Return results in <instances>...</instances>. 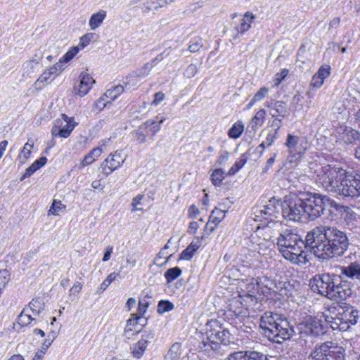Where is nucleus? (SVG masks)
Returning a JSON list of instances; mask_svg holds the SVG:
<instances>
[{
  "mask_svg": "<svg viewBox=\"0 0 360 360\" xmlns=\"http://www.w3.org/2000/svg\"><path fill=\"white\" fill-rule=\"evenodd\" d=\"M334 276L328 274L314 276L310 280V286L314 292L335 301L343 300L350 295V289L340 283H336Z\"/></svg>",
  "mask_w": 360,
  "mask_h": 360,
  "instance_id": "5",
  "label": "nucleus"
},
{
  "mask_svg": "<svg viewBox=\"0 0 360 360\" xmlns=\"http://www.w3.org/2000/svg\"><path fill=\"white\" fill-rule=\"evenodd\" d=\"M316 184L328 192L344 197L360 195V174L327 165L317 174Z\"/></svg>",
  "mask_w": 360,
  "mask_h": 360,
  "instance_id": "2",
  "label": "nucleus"
},
{
  "mask_svg": "<svg viewBox=\"0 0 360 360\" xmlns=\"http://www.w3.org/2000/svg\"><path fill=\"white\" fill-rule=\"evenodd\" d=\"M260 327L269 339L277 343L290 339L294 333L293 328L285 317L271 311L266 312L261 316Z\"/></svg>",
  "mask_w": 360,
  "mask_h": 360,
  "instance_id": "4",
  "label": "nucleus"
},
{
  "mask_svg": "<svg viewBox=\"0 0 360 360\" xmlns=\"http://www.w3.org/2000/svg\"><path fill=\"white\" fill-rule=\"evenodd\" d=\"M335 136L336 141L340 143L352 144L359 140L360 134L352 128L340 126L335 129Z\"/></svg>",
  "mask_w": 360,
  "mask_h": 360,
  "instance_id": "14",
  "label": "nucleus"
},
{
  "mask_svg": "<svg viewBox=\"0 0 360 360\" xmlns=\"http://www.w3.org/2000/svg\"><path fill=\"white\" fill-rule=\"evenodd\" d=\"M146 323V319H142L141 316H138V315L132 314L131 317L127 320V325L124 329L125 333L129 332H131L136 329V326L138 324L141 326H144Z\"/></svg>",
  "mask_w": 360,
  "mask_h": 360,
  "instance_id": "29",
  "label": "nucleus"
},
{
  "mask_svg": "<svg viewBox=\"0 0 360 360\" xmlns=\"http://www.w3.org/2000/svg\"><path fill=\"white\" fill-rule=\"evenodd\" d=\"M299 330L302 337L304 335L316 337L325 333V327L322 323V321L317 317L311 316L304 318L299 324Z\"/></svg>",
  "mask_w": 360,
  "mask_h": 360,
  "instance_id": "11",
  "label": "nucleus"
},
{
  "mask_svg": "<svg viewBox=\"0 0 360 360\" xmlns=\"http://www.w3.org/2000/svg\"><path fill=\"white\" fill-rule=\"evenodd\" d=\"M41 58L35 55L22 65V77L25 79L33 77L40 70Z\"/></svg>",
  "mask_w": 360,
  "mask_h": 360,
  "instance_id": "15",
  "label": "nucleus"
},
{
  "mask_svg": "<svg viewBox=\"0 0 360 360\" xmlns=\"http://www.w3.org/2000/svg\"><path fill=\"white\" fill-rule=\"evenodd\" d=\"M198 70L196 65L191 63L185 70L184 75L187 78H192L198 72Z\"/></svg>",
  "mask_w": 360,
  "mask_h": 360,
  "instance_id": "53",
  "label": "nucleus"
},
{
  "mask_svg": "<svg viewBox=\"0 0 360 360\" xmlns=\"http://www.w3.org/2000/svg\"><path fill=\"white\" fill-rule=\"evenodd\" d=\"M109 141L110 139L108 141H102L103 144L100 147L94 148L87 155H86L81 162L82 166L86 167L96 161V159L102 154L103 151V148H101L102 146L105 145Z\"/></svg>",
  "mask_w": 360,
  "mask_h": 360,
  "instance_id": "22",
  "label": "nucleus"
},
{
  "mask_svg": "<svg viewBox=\"0 0 360 360\" xmlns=\"http://www.w3.org/2000/svg\"><path fill=\"white\" fill-rule=\"evenodd\" d=\"M229 157V153L227 151H222L218 157L216 163L218 165H224L228 160Z\"/></svg>",
  "mask_w": 360,
  "mask_h": 360,
  "instance_id": "60",
  "label": "nucleus"
},
{
  "mask_svg": "<svg viewBox=\"0 0 360 360\" xmlns=\"http://www.w3.org/2000/svg\"><path fill=\"white\" fill-rule=\"evenodd\" d=\"M262 231L260 229L255 231L251 235L250 238L252 244L255 245V250L259 254L265 255L273 244L269 240L261 238Z\"/></svg>",
  "mask_w": 360,
  "mask_h": 360,
  "instance_id": "16",
  "label": "nucleus"
},
{
  "mask_svg": "<svg viewBox=\"0 0 360 360\" xmlns=\"http://www.w3.org/2000/svg\"><path fill=\"white\" fill-rule=\"evenodd\" d=\"M134 137L139 143H143L146 141V135L144 130L140 127L135 131Z\"/></svg>",
  "mask_w": 360,
  "mask_h": 360,
  "instance_id": "55",
  "label": "nucleus"
},
{
  "mask_svg": "<svg viewBox=\"0 0 360 360\" xmlns=\"http://www.w3.org/2000/svg\"><path fill=\"white\" fill-rule=\"evenodd\" d=\"M143 198V195L139 194L138 195H136V197H134L132 199V202H131V206L133 207L131 210L132 212L141 210L138 207V205H141V202Z\"/></svg>",
  "mask_w": 360,
  "mask_h": 360,
  "instance_id": "58",
  "label": "nucleus"
},
{
  "mask_svg": "<svg viewBox=\"0 0 360 360\" xmlns=\"http://www.w3.org/2000/svg\"><path fill=\"white\" fill-rule=\"evenodd\" d=\"M34 143L33 141H32L30 143V140H29L28 142H27L25 144L23 148L21 150V151L18 155V159L22 164H24L27 161V160L30 158L32 150L34 147Z\"/></svg>",
  "mask_w": 360,
  "mask_h": 360,
  "instance_id": "33",
  "label": "nucleus"
},
{
  "mask_svg": "<svg viewBox=\"0 0 360 360\" xmlns=\"http://www.w3.org/2000/svg\"><path fill=\"white\" fill-rule=\"evenodd\" d=\"M152 68L153 65L151 63H148L145 64L142 68L138 69L136 71L134 72L141 79L148 76Z\"/></svg>",
  "mask_w": 360,
  "mask_h": 360,
  "instance_id": "48",
  "label": "nucleus"
},
{
  "mask_svg": "<svg viewBox=\"0 0 360 360\" xmlns=\"http://www.w3.org/2000/svg\"><path fill=\"white\" fill-rule=\"evenodd\" d=\"M94 37L95 34L93 32L85 34L80 37L79 46H80L82 49H84L90 44V42L94 39Z\"/></svg>",
  "mask_w": 360,
  "mask_h": 360,
  "instance_id": "50",
  "label": "nucleus"
},
{
  "mask_svg": "<svg viewBox=\"0 0 360 360\" xmlns=\"http://www.w3.org/2000/svg\"><path fill=\"white\" fill-rule=\"evenodd\" d=\"M77 123L74 121L73 117H69L65 114H62L60 118L54 122V125L51 129L52 137L60 136L68 138Z\"/></svg>",
  "mask_w": 360,
  "mask_h": 360,
  "instance_id": "12",
  "label": "nucleus"
},
{
  "mask_svg": "<svg viewBox=\"0 0 360 360\" xmlns=\"http://www.w3.org/2000/svg\"><path fill=\"white\" fill-rule=\"evenodd\" d=\"M218 333L217 335L216 339L213 341L212 344H218L219 342L223 343L224 345L227 344L229 342V336L230 333L229 330L221 327H217Z\"/></svg>",
  "mask_w": 360,
  "mask_h": 360,
  "instance_id": "36",
  "label": "nucleus"
},
{
  "mask_svg": "<svg viewBox=\"0 0 360 360\" xmlns=\"http://www.w3.org/2000/svg\"><path fill=\"white\" fill-rule=\"evenodd\" d=\"M79 79V84L75 87V94L82 97L88 94L95 81L87 73H82Z\"/></svg>",
  "mask_w": 360,
  "mask_h": 360,
  "instance_id": "20",
  "label": "nucleus"
},
{
  "mask_svg": "<svg viewBox=\"0 0 360 360\" xmlns=\"http://www.w3.org/2000/svg\"><path fill=\"white\" fill-rule=\"evenodd\" d=\"M174 304L168 300H161L158 305V312L164 314L165 312L172 311L174 309Z\"/></svg>",
  "mask_w": 360,
  "mask_h": 360,
  "instance_id": "46",
  "label": "nucleus"
},
{
  "mask_svg": "<svg viewBox=\"0 0 360 360\" xmlns=\"http://www.w3.org/2000/svg\"><path fill=\"white\" fill-rule=\"evenodd\" d=\"M78 46H72L60 58V62H63L64 64L70 62L79 52Z\"/></svg>",
  "mask_w": 360,
  "mask_h": 360,
  "instance_id": "44",
  "label": "nucleus"
},
{
  "mask_svg": "<svg viewBox=\"0 0 360 360\" xmlns=\"http://www.w3.org/2000/svg\"><path fill=\"white\" fill-rule=\"evenodd\" d=\"M330 70L329 65L324 64L321 65L313 75L310 86L316 89L320 88L323 84L325 79L330 76Z\"/></svg>",
  "mask_w": 360,
  "mask_h": 360,
  "instance_id": "18",
  "label": "nucleus"
},
{
  "mask_svg": "<svg viewBox=\"0 0 360 360\" xmlns=\"http://www.w3.org/2000/svg\"><path fill=\"white\" fill-rule=\"evenodd\" d=\"M335 311V307H331L322 315L333 330L346 331L358 321L359 311L352 306H340L338 312Z\"/></svg>",
  "mask_w": 360,
  "mask_h": 360,
  "instance_id": "6",
  "label": "nucleus"
},
{
  "mask_svg": "<svg viewBox=\"0 0 360 360\" xmlns=\"http://www.w3.org/2000/svg\"><path fill=\"white\" fill-rule=\"evenodd\" d=\"M179 349L180 345L179 344H174L165 356V360H177Z\"/></svg>",
  "mask_w": 360,
  "mask_h": 360,
  "instance_id": "47",
  "label": "nucleus"
},
{
  "mask_svg": "<svg viewBox=\"0 0 360 360\" xmlns=\"http://www.w3.org/2000/svg\"><path fill=\"white\" fill-rule=\"evenodd\" d=\"M18 324L22 326H25L30 324L32 321H34L36 323V318L33 317L31 313L27 312V311L24 309L22 311L18 316Z\"/></svg>",
  "mask_w": 360,
  "mask_h": 360,
  "instance_id": "37",
  "label": "nucleus"
},
{
  "mask_svg": "<svg viewBox=\"0 0 360 360\" xmlns=\"http://www.w3.org/2000/svg\"><path fill=\"white\" fill-rule=\"evenodd\" d=\"M341 273L360 283V264L353 262L347 266L342 267Z\"/></svg>",
  "mask_w": 360,
  "mask_h": 360,
  "instance_id": "21",
  "label": "nucleus"
},
{
  "mask_svg": "<svg viewBox=\"0 0 360 360\" xmlns=\"http://www.w3.org/2000/svg\"><path fill=\"white\" fill-rule=\"evenodd\" d=\"M194 255V252L188 248V246L181 253L179 259L182 260H190Z\"/></svg>",
  "mask_w": 360,
  "mask_h": 360,
  "instance_id": "59",
  "label": "nucleus"
},
{
  "mask_svg": "<svg viewBox=\"0 0 360 360\" xmlns=\"http://www.w3.org/2000/svg\"><path fill=\"white\" fill-rule=\"evenodd\" d=\"M218 226V224L213 223L210 219L207 222L204 231L206 233L207 235H210Z\"/></svg>",
  "mask_w": 360,
  "mask_h": 360,
  "instance_id": "63",
  "label": "nucleus"
},
{
  "mask_svg": "<svg viewBox=\"0 0 360 360\" xmlns=\"http://www.w3.org/2000/svg\"><path fill=\"white\" fill-rule=\"evenodd\" d=\"M121 152L117 150L110 154L101 164V172L106 176L120 168L125 161Z\"/></svg>",
  "mask_w": 360,
  "mask_h": 360,
  "instance_id": "13",
  "label": "nucleus"
},
{
  "mask_svg": "<svg viewBox=\"0 0 360 360\" xmlns=\"http://www.w3.org/2000/svg\"><path fill=\"white\" fill-rule=\"evenodd\" d=\"M278 134L276 131H270L269 132L264 140L267 146H270L273 144L274 141L278 138Z\"/></svg>",
  "mask_w": 360,
  "mask_h": 360,
  "instance_id": "57",
  "label": "nucleus"
},
{
  "mask_svg": "<svg viewBox=\"0 0 360 360\" xmlns=\"http://www.w3.org/2000/svg\"><path fill=\"white\" fill-rule=\"evenodd\" d=\"M247 158L243 154L233 164V165L229 169L228 174L231 176L234 175L238 172L246 163Z\"/></svg>",
  "mask_w": 360,
  "mask_h": 360,
  "instance_id": "41",
  "label": "nucleus"
},
{
  "mask_svg": "<svg viewBox=\"0 0 360 360\" xmlns=\"http://www.w3.org/2000/svg\"><path fill=\"white\" fill-rule=\"evenodd\" d=\"M124 87L122 85H116L110 89H108L103 94L106 98L107 103H112L121 94L123 93Z\"/></svg>",
  "mask_w": 360,
  "mask_h": 360,
  "instance_id": "30",
  "label": "nucleus"
},
{
  "mask_svg": "<svg viewBox=\"0 0 360 360\" xmlns=\"http://www.w3.org/2000/svg\"><path fill=\"white\" fill-rule=\"evenodd\" d=\"M165 94L162 91L155 93L154 94V98L151 102V105L155 106L158 105L165 99Z\"/></svg>",
  "mask_w": 360,
  "mask_h": 360,
  "instance_id": "61",
  "label": "nucleus"
},
{
  "mask_svg": "<svg viewBox=\"0 0 360 360\" xmlns=\"http://www.w3.org/2000/svg\"><path fill=\"white\" fill-rule=\"evenodd\" d=\"M224 360H269L265 355L256 352H237L229 354Z\"/></svg>",
  "mask_w": 360,
  "mask_h": 360,
  "instance_id": "19",
  "label": "nucleus"
},
{
  "mask_svg": "<svg viewBox=\"0 0 360 360\" xmlns=\"http://www.w3.org/2000/svg\"><path fill=\"white\" fill-rule=\"evenodd\" d=\"M277 245L283 257L293 264H305L306 255L304 248L308 247L300 236L292 229H286L281 231L277 238Z\"/></svg>",
  "mask_w": 360,
  "mask_h": 360,
  "instance_id": "3",
  "label": "nucleus"
},
{
  "mask_svg": "<svg viewBox=\"0 0 360 360\" xmlns=\"http://www.w3.org/2000/svg\"><path fill=\"white\" fill-rule=\"evenodd\" d=\"M218 226V224L213 223L210 219L207 222L204 231L206 233L207 235H210Z\"/></svg>",
  "mask_w": 360,
  "mask_h": 360,
  "instance_id": "62",
  "label": "nucleus"
},
{
  "mask_svg": "<svg viewBox=\"0 0 360 360\" xmlns=\"http://www.w3.org/2000/svg\"><path fill=\"white\" fill-rule=\"evenodd\" d=\"M56 76L53 74V72L49 69H46L39 77L35 81L33 86L37 90L42 89L46 85L50 83Z\"/></svg>",
  "mask_w": 360,
  "mask_h": 360,
  "instance_id": "24",
  "label": "nucleus"
},
{
  "mask_svg": "<svg viewBox=\"0 0 360 360\" xmlns=\"http://www.w3.org/2000/svg\"><path fill=\"white\" fill-rule=\"evenodd\" d=\"M283 217L292 221H299L304 215L303 200L298 198H286L281 204Z\"/></svg>",
  "mask_w": 360,
  "mask_h": 360,
  "instance_id": "9",
  "label": "nucleus"
},
{
  "mask_svg": "<svg viewBox=\"0 0 360 360\" xmlns=\"http://www.w3.org/2000/svg\"><path fill=\"white\" fill-rule=\"evenodd\" d=\"M266 112L264 109H259L252 117L249 127L255 131L259 127H262L266 119Z\"/></svg>",
  "mask_w": 360,
  "mask_h": 360,
  "instance_id": "28",
  "label": "nucleus"
},
{
  "mask_svg": "<svg viewBox=\"0 0 360 360\" xmlns=\"http://www.w3.org/2000/svg\"><path fill=\"white\" fill-rule=\"evenodd\" d=\"M303 98H304L303 96L300 93H297L293 96L292 101L290 102V109L293 112H299L302 110Z\"/></svg>",
  "mask_w": 360,
  "mask_h": 360,
  "instance_id": "35",
  "label": "nucleus"
},
{
  "mask_svg": "<svg viewBox=\"0 0 360 360\" xmlns=\"http://www.w3.org/2000/svg\"><path fill=\"white\" fill-rule=\"evenodd\" d=\"M117 277V274L111 273L110 274L107 278L103 281V283L100 285L98 292L101 294L110 285V283L116 279Z\"/></svg>",
  "mask_w": 360,
  "mask_h": 360,
  "instance_id": "45",
  "label": "nucleus"
},
{
  "mask_svg": "<svg viewBox=\"0 0 360 360\" xmlns=\"http://www.w3.org/2000/svg\"><path fill=\"white\" fill-rule=\"evenodd\" d=\"M181 269L178 266L168 269L165 272V277L166 278L167 283H170L174 280L177 278L181 274Z\"/></svg>",
  "mask_w": 360,
  "mask_h": 360,
  "instance_id": "39",
  "label": "nucleus"
},
{
  "mask_svg": "<svg viewBox=\"0 0 360 360\" xmlns=\"http://www.w3.org/2000/svg\"><path fill=\"white\" fill-rule=\"evenodd\" d=\"M27 312L31 313L33 317L39 316L44 313V304L39 299L32 300L28 307L25 308Z\"/></svg>",
  "mask_w": 360,
  "mask_h": 360,
  "instance_id": "27",
  "label": "nucleus"
},
{
  "mask_svg": "<svg viewBox=\"0 0 360 360\" xmlns=\"http://www.w3.org/2000/svg\"><path fill=\"white\" fill-rule=\"evenodd\" d=\"M285 145L289 153V161L291 162L300 159L307 149L306 140L290 134L288 135Z\"/></svg>",
  "mask_w": 360,
  "mask_h": 360,
  "instance_id": "10",
  "label": "nucleus"
},
{
  "mask_svg": "<svg viewBox=\"0 0 360 360\" xmlns=\"http://www.w3.org/2000/svg\"><path fill=\"white\" fill-rule=\"evenodd\" d=\"M55 338L56 335L54 333L49 334L48 338L45 339L44 341L43 342L40 349L44 350V352H46L47 349L51 345Z\"/></svg>",
  "mask_w": 360,
  "mask_h": 360,
  "instance_id": "54",
  "label": "nucleus"
},
{
  "mask_svg": "<svg viewBox=\"0 0 360 360\" xmlns=\"http://www.w3.org/2000/svg\"><path fill=\"white\" fill-rule=\"evenodd\" d=\"M306 240L314 255L323 259L342 255L349 246L346 233L335 226H316L307 233Z\"/></svg>",
  "mask_w": 360,
  "mask_h": 360,
  "instance_id": "1",
  "label": "nucleus"
},
{
  "mask_svg": "<svg viewBox=\"0 0 360 360\" xmlns=\"http://www.w3.org/2000/svg\"><path fill=\"white\" fill-rule=\"evenodd\" d=\"M287 111L285 103L281 101H277L273 103L270 115L272 117H283Z\"/></svg>",
  "mask_w": 360,
  "mask_h": 360,
  "instance_id": "31",
  "label": "nucleus"
},
{
  "mask_svg": "<svg viewBox=\"0 0 360 360\" xmlns=\"http://www.w3.org/2000/svg\"><path fill=\"white\" fill-rule=\"evenodd\" d=\"M188 212L189 218H196L200 214V210L195 205H191Z\"/></svg>",
  "mask_w": 360,
  "mask_h": 360,
  "instance_id": "64",
  "label": "nucleus"
},
{
  "mask_svg": "<svg viewBox=\"0 0 360 360\" xmlns=\"http://www.w3.org/2000/svg\"><path fill=\"white\" fill-rule=\"evenodd\" d=\"M140 78L134 72H132L125 78L123 83L124 84V87L127 89H129L131 88H136L138 86Z\"/></svg>",
  "mask_w": 360,
  "mask_h": 360,
  "instance_id": "40",
  "label": "nucleus"
},
{
  "mask_svg": "<svg viewBox=\"0 0 360 360\" xmlns=\"http://www.w3.org/2000/svg\"><path fill=\"white\" fill-rule=\"evenodd\" d=\"M154 338V333L151 331L146 332L142 335L141 340L135 343L132 347L134 357L139 359L143 356L148 342H150Z\"/></svg>",
  "mask_w": 360,
  "mask_h": 360,
  "instance_id": "17",
  "label": "nucleus"
},
{
  "mask_svg": "<svg viewBox=\"0 0 360 360\" xmlns=\"http://www.w3.org/2000/svg\"><path fill=\"white\" fill-rule=\"evenodd\" d=\"M65 206L63 205L60 201H56V200H54L49 210V215H58L59 212L61 211L63 209H65Z\"/></svg>",
  "mask_w": 360,
  "mask_h": 360,
  "instance_id": "49",
  "label": "nucleus"
},
{
  "mask_svg": "<svg viewBox=\"0 0 360 360\" xmlns=\"http://www.w3.org/2000/svg\"><path fill=\"white\" fill-rule=\"evenodd\" d=\"M244 131V124L241 121L235 122L229 130L228 135L231 139H238Z\"/></svg>",
  "mask_w": 360,
  "mask_h": 360,
  "instance_id": "34",
  "label": "nucleus"
},
{
  "mask_svg": "<svg viewBox=\"0 0 360 360\" xmlns=\"http://www.w3.org/2000/svg\"><path fill=\"white\" fill-rule=\"evenodd\" d=\"M47 162V158L46 157H41L39 159L35 160L29 167H27L21 176L20 181H23L27 177L32 175L36 171L41 168Z\"/></svg>",
  "mask_w": 360,
  "mask_h": 360,
  "instance_id": "26",
  "label": "nucleus"
},
{
  "mask_svg": "<svg viewBox=\"0 0 360 360\" xmlns=\"http://www.w3.org/2000/svg\"><path fill=\"white\" fill-rule=\"evenodd\" d=\"M65 68V64L60 62V60L52 67L48 68L49 70L53 72V74L56 77L59 75Z\"/></svg>",
  "mask_w": 360,
  "mask_h": 360,
  "instance_id": "52",
  "label": "nucleus"
},
{
  "mask_svg": "<svg viewBox=\"0 0 360 360\" xmlns=\"http://www.w3.org/2000/svg\"><path fill=\"white\" fill-rule=\"evenodd\" d=\"M335 207L337 210L346 212L349 208L345 206H340L329 198L319 194H314L309 198L303 200V208L304 209V215L306 214L311 220L319 217L326 208Z\"/></svg>",
  "mask_w": 360,
  "mask_h": 360,
  "instance_id": "7",
  "label": "nucleus"
},
{
  "mask_svg": "<svg viewBox=\"0 0 360 360\" xmlns=\"http://www.w3.org/2000/svg\"><path fill=\"white\" fill-rule=\"evenodd\" d=\"M289 72V70L288 69H283L280 72H278L275 75V77L274 79V86H278L281 82L286 77Z\"/></svg>",
  "mask_w": 360,
  "mask_h": 360,
  "instance_id": "51",
  "label": "nucleus"
},
{
  "mask_svg": "<svg viewBox=\"0 0 360 360\" xmlns=\"http://www.w3.org/2000/svg\"><path fill=\"white\" fill-rule=\"evenodd\" d=\"M106 15L107 12L104 10H100L99 11L93 13L89 21V25L91 30H95L98 28L103 22Z\"/></svg>",
  "mask_w": 360,
  "mask_h": 360,
  "instance_id": "25",
  "label": "nucleus"
},
{
  "mask_svg": "<svg viewBox=\"0 0 360 360\" xmlns=\"http://www.w3.org/2000/svg\"><path fill=\"white\" fill-rule=\"evenodd\" d=\"M203 46V39L200 37H198L195 38L191 41L188 46V50L191 53H197L200 51V50L202 49Z\"/></svg>",
  "mask_w": 360,
  "mask_h": 360,
  "instance_id": "43",
  "label": "nucleus"
},
{
  "mask_svg": "<svg viewBox=\"0 0 360 360\" xmlns=\"http://www.w3.org/2000/svg\"><path fill=\"white\" fill-rule=\"evenodd\" d=\"M255 19V16L252 13L250 12L245 13L243 18L240 19L238 25L236 26V30L238 33L243 34L250 30L251 24Z\"/></svg>",
  "mask_w": 360,
  "mask_h": 360,
  "instance_id": "23",
  "label": "nucleus"
},
{
  "mask_svg": "<svg viewBox=\"0 0 360 360\" xmlns=\"http://www.w3.org/2000/svg\"><path fill=\"white\" fill-rule=\"evenodd\" d=\"M225 211H223L218 208H215L212 211L209 219L213 223H215L219 225V223L225 218Z\"/></svg>",
  "mask_w": 360,
  "mask_h": 360,
  "instance_id": "42",
  "label": "nucleus"
},
{
  "mask_svg": "<svg viewBox=\"0 0 360 360\" xmlns=\"http://www.w3.org/2000/svg\"><path fill=\"white\" fill-rule=\"evenodd\" d=\"M224 174L225 172L222 169H214L210 177L212 184L215 186H219L225 177Z\"/></svg>",
  "mask_w": 360,
  "mask_h": 360,
  "instance_id": "38",
  "label": "nucleus"
},
{
  "mask_svg": "<svg viewBox=\"0 0 360 360\" xmlns=\"http://www.w3.org/2000/svg\"><path fill=\"white\" fill-rule=\"evenodd\" d=\"M217 327H221V326L216 320H211L207 323V338L211 343H212L213 341H214V339H216L219 331L218 329H217Z\"/></svg>",
  "mask_w": 360,
  "mask_h": 360,
  "instance_id": "32",
  "label": "nucleus"
},
{
  "mask_svg": "<svg viewBox=\"0 0 360 360\" xmlns=\"http://www.w3.org/2000/svg\"><path fill=\"white\" fill-rule=\"evenodd\" d=\"M345 350L341 347L326 342L316 345L308 357V360H345Z\"/></svg>",
  "mask_w": 360,
  "mask_h": 360,
  "instance_id": "8",
  "label": "nucleus"
},
{
  "mask_svg": "<svg viewBox=\"0 0 360 360\" xmlns=\"http://www.w3.org/2000/svg\"><path fill=\"white\" fill-rule=\"evenodd\" d=\"M269 92V89L266 87H262L259 91L254 95V101H260L262 100Z\"/></svg>",
  "mask_w": 360,
  "mask_h": 360,
  "instance_id": "56",
  "label": "nucleus"
}]
</instances>
